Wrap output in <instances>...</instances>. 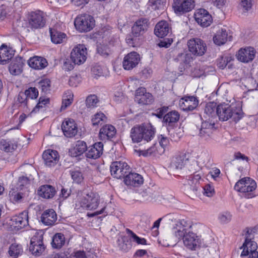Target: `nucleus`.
Masks as SVG:
<instances>
[{"mask_svg": "<svg viewBox=\"0 0 258 258\" xmlns=\"http://www.w3.org/2000/svg\"><path fill=\"white\" fill-rule=\"evenodd\" d=\"M214 123L207 121L203 122L200 131V136L203 138L210 137L214 130Z\"/></svg>", "mask_w": 258, "mask_h": 258, "instance_id": "obj_36", "label": "nucleus"}, {"mask_svg": "<svg viewBox=\"0 0 258 258\" xmlns=\"http://www.w3.org/2000/svg\"><path fill=\"white\" fill-rule=\"evenodd\" d=\"M171 31V27L166 21H159L155 26L154 34L158 37H163Z\"/></svg>", "mask_w": 258, "mask_h": 258, "instance_id": "obj_26", "label": "nucleus"}, {"mask_svg": "<svg viewBox=\"0 0 258 258\" xmlns=\"http://www.w3.org/2000/svg\"><path fill=\"white\" fill-rule=\"evenodd\" d=\"M231 60L230 56H222L218 59L217 66L219 68L224 69Z\"/></svg>", "mask_w": 258, "mask_h": 258, "instance_id": "obj_55", "label": "nucleus"}, {"mask_svg": "<svg viewBox=\"0 0 258 258\" xmlns=\"http://www.w3.org/2000/svg\"><path fill=\"white\" fill-rule=\"evenodd\" d=\"M198 100L193 96H185L180 99L179 102V107L183 111L193 110L198 106Z\"/></svg>", "mask_w": 258, "mask_h": 258, "instance_id": "obj_19", "label": "nucleus"}, {"mask_svg": "<svg viewBox=\"0 0 258 258\" xmlns=\"http://www.w3.org/2000/svg\"><path fill=\"white\" fill-rule=\"evenodd\" d=\"M87 49L84 45L79 44L75 47L71 53V58L75 64H81L86 60Z\"/></svg>", "mask_w": 258, "mask_h": 258, "instance_id": "obj_13", "label": "nucleus"}, {"mask_svg": "<svg viewBox=\"0 0 258 258\" xmlns=\"http://www.w3.org/2000/svg\"><path fill=\"white\" fill-rule=\"evenodd\" d=\"M192 225L189 221L184 219L177 221L172 228V234L178 240L183 239L186 233L190 230Z\"/></svg>", "mask_w": 258, "mask_h": 258, "instance_id": "obj_5", "label": "nucleus"}, {"mask_svg": "<svg viewBox=\"0 0 258 258\" xmlns=\"http://www.w3.org/2000/svg\"><path fill=\"white\" fill-rule=\"evenodd\" d=\"M74 24L77 29L81 32H88L95 26V20L90 15L84 14L77 17Z\"/></svg>", "mask_w": 258, "mask_h": 258, "instance_id": "obj_4", "label": "nucleus"}, {"mask_svg": "<svg viewBox=\"0 0 258 258\" xmlns=\"http://www.w3.org/2000/svg\"><path fill=\"white\" fill-rule=\"evenodd\" d=\"M111 175L117 179L124 178L125 175L130 173L131 168L125 162L115 161L111 163L110 166Z\"/></svg>", "mask_w": 258, "mask_h": 258, "instance_id": "obj_6", "label": "nucleus"}, {"mask_svg": "<svg viewBox=\"0 0 258 258\" xmlns=\"http://www.w3.org/2000/svg\"><path fill=\"white\" fill-rule=\"evenodd\" d=\"M17 102L20 104V106L22 107H26L27 108L30 107V102L28 101V97L24 92H21L19 93L17 98Z\"/></svg>", "mask_w": 258, "mask_h": 258, "instance_id": "obj_48", "label": "nucleus"}, {"mask_svg": "<svg viewBox=\"0 0 258 258\" xmlns=\"http://www.w3.org/2000/svg\"><path fill=\"white\" fill-rule=\"evenodd\" d=\"M74 95L71 91H68L63 96L60 110H64L69 106L73 101Z\"/></svg>", "mask_w": 258, "mask_h": 258, "instance_id": "obj_45", "label": "nucleus"}, {"mask_svg": "<svg viewBox=\"0 0 258 258\" xmlns=\"http://www.w3.org/2000/svg\"><path fill=\"white\" fill-rule=\"evenodd\" d=\"M201 179V175L200 174H194L189 176L187 183L184 184V190L189 197H194L195 196H197L199 193L198 191Z\"/></svg>", "mask_w": 258, "mask_h": 258, "instance_id": "obj_9", "label": "nucleus"}, {"mask_svg": "<svg viewBox=\"0 0 258 258\" xmlns=\"http://www.w3.org/2000/svg\"><path fill=\"white\" fill-rule=\"evenodd\" d=\"M29 24L32 28L38 29L44 26L45 19L41 11L32 12L29 20Z\"/></svg>", "mask_w": 258, "mask_h": 258, "instance_id": "obj_21", "label": "nucleus"}, {"mask_svg": "<svg viewBox=\"0 0 258 258\" xmlns=\"http://www.w3.org/2000/svg\"><path fill=\"white\" fill-rule=\"evenodd\" d=\"M257 247V243L255 241L248 242L245 246L244 243H243L242 246L240 247L241 249H243L241 256H245L248 255L250 252L256 250Z\"/></svg>", "mask_w": 258, "mask_h": 258, "instance_id": "obj_43", "label": "nucleus"}, {"mask_svg": "<svg viewBox=\"0 0 258 258\" xmlns=\"http://www.w3.org/2000/svg\"><path fill=\"white\" fill-rule=\"evenodd\" d=\"M97 50L98 53L104 57H107L111 53L109 48L105 45H98Z\"/></svg>", "mask_w": 258, "mask_h": 258, "instance_id": "obj_53", "label": "nucleus"}, {"mask_svg": "<svg viewBox=\"0 0 258 258\" xmlns=\"http://www.w3.org/2000/svg\"><path fill=\"white\" fill-rule=\"evenodd\" d=\"M143 177L138 173L131 172L128 173L124 178V182L126 185L138 186L143 183Z\"/></svg>", "mask_w": 258, "mask_h": 258, "instance_id": "obj_24", "label": "nucleus"}, {"mask_svg": "<svg viewBox=\"0 0 258 258\" xmlns=\"http://www.w3.org/2000/svg\"><path fill=\"white\" fill-rule=\"evenodd\" d=\"M71 175L74 181L77 183H81L83 180V175L82 173L79 170L71 171Z\"/></svg>", "mask_w": 258, "mask_h": 258, "instance_id": "obj_60", "label": "nucleus"}, {"mask_svg": "<svg viewBox=\"0 0 258 258\" xmlns=\"http://www.w3.org/2000/svg\"><path fill=\"white\" fill-rule=\"evenodd\" d=\"M196 22L201 26L207 27L211 25L213 19L209 12L204 9L197 10L194 14Z\"/></svg>", "mask_w": 258, "mask_h": 258, "instance_id": "obj_14", "label": "nucleus"}, {"mask_svg": "<svg viewBox=\"0 0 258 258\" xmlns=\"http://www.w3.org/2000/svg\"><path fill=\"white\" fill-rule=\"evenodd\" d=\"M115 127L110 124H106L101 128L99 132V136L101 140H105L112 138L115 135Z\"/></svg>", "mask_w": 258, "mask_h": 258, "instance_id": "obj_30", "label": "nucleus"}, {"mask_svg": "<svg viewBox=\"0 0 258 258\" xmlns=\"http://www.w3.org/2000/svg\"><path fill=\"white\" fill-rule=\"evenodd\" d=\"M217 114L220 120L224 121L231 119L237 122L243 116V112L240 103L220 104L216 108Z\"/></svg>", "mask_w": 258, "mask_h": 258, "instance_id": "obj_1", "label": "nucleus"}, {"mask_svg": "<svg viewBox=\"0 0 258 258\" xmlns=\"http://www.w3.org/2000/svg\"><path fill=\"white\" fill-rule=\"evenodd\" d=\"M10 200L13 203H20L23 199V194L15 190H12L9 193Z\"/></svg>", "mask_w": 258, "mask_h": 258, "instance_id": "obj_54", "label": "nucleus"}, {"mask_svg": "<svg viewBox=\"0 0 258 258\" xmlns=\"http://www.w3.org/2000/svg\"><path fill=\"white\" fill-rule=\"evenodd\" d=\"M179 117V113L177 111L173 110L164 116L163 121L166 125L172 126L178 121Z\"/></svg>", "mask_w": 258, "mask_h": 258, "instance_id": "obj_35", "label": "nucleus"}, {"mask_svg": "<svg viewBox=\"0 0 258 258\" xmlns=\"http://www.w3.org/2000/svg\"><path fill=\"white\" fill-rule=\"evenodd\" d=\"M17 148V144L14 141L2 140L0 141V149L6 152H12Z\"/></svg>", "mask_w": 258, "mask_h": 258, "instance_id": "obj_40", "label": "nucleus"}, {"mask_svg": "<svg viewBox=\"0 0 258 258\" xmlns=\"http://www.w3.org/2000/svg\"><path fill=\"white\" fill-rule=\"evenodd\" d=\"M57 220V215L52 209L45 211L41 216V222L45 225L52 226Z\"/></svg>", "mask_w": 258, "mask_h": 258, "instance_id": "obj_27", "label": "nucleus"}, {"mask_svg": "<svg viewBox=\"0 0 258 258\" xmlns=\"http://www.w3.org/2000/svg\"><path fill=\"white\" fill-rule=\"evenodd\" d=\"M189 51L195 55L202 56L207 49L206 43L200 38H192L187 42Z\"/></svg>", "mask_w": 258, "mask_h": 258, "instance_id": "obj_10", "label": "nucleus"}, {"mask_svg": "<svg viewBox=\"0 0 258 258\" xmlns=\"http://www.w3.org/2000/svg\"><path fill=\"white\" fill-rule=\"evenodd\" d=\"M9 224L14 230H18L28 225V213L24 211L18 215L12 217Z\"/></svg>", "mask_w": 258, "mask_h": 258, "instance_id": "obj_11", "label": "nucleus"}, {"mask_svg": "<svg viewBox=\"0 0 258 258\" xmlns=\"http://www.w3.org/2000/svg\"><path fill=\"white\" fill-rule=\"evenodd\" d=\"M137 152L140 156H143L147 157L153 155H155L157 152V149L155 145H154L147 150H139Z\"/></svg>", "mask_w": 258, "mask_h": 258, "instance_id": "obj_49", "label": "nucleus"}, {"mask_svg": "<svg viewBox=\"0 0 258 258\" xmlns=\"http://www.w3.org/2000/svg\"><path fill=\"white\" fill-rule=\"evenodd\" d=\"M254 231L252 229L248 228L247 230L246 233L245 234V239L244 241V246L246 245V243L248 242L253 241L252 239L254 238Z\"/></svg>", "mask_w": 258, "mask_h": 258, "instance_id": "obj_64", "label": "nucleus"}, {"mask_svg": "<svg viewBox=\"0 0 258 258\" xmlns=\"http://www.w3.org/2000/svg\"><path fill=\"white\" fill-rule=\"evenodd\" d=\"M232 215L229 212H224L221 213L218 217V218L222 223H227L230 222L231 220Z\"/></svg>", "mask_w": 258, "mask_h": 258, "instance_id": "obj_62", "label": "nucleus"}, {"mask_svg": "<svg viewBox=\"0 0 258 258\" xmlns=\"http://www.w3.org/2000/svg\"><path fill=\"white\" fill-rule=\"evenodd\" d=\"M106 119L107 117L103 113L98 112L92 116L91 121L93 125L95 126L105 122Z\"/></svg>", "mask_w": 258, "mask_h": 258, "instance_id": "obj_44", "label": "nucleus"}, {"mask_svg": "<svg viewBox=\"0 0 258 258\" xmlns=\"http://www.w3.org/2000/svg\"><path fill=\"white\" fill-rule=\"evenodd\" d=\"M166 1V0H149V6L152 10H164Z\"/></svg>", "mask_w": 258, "mask_h": 258, "instance_id": "obj_46", "label": "nucleus"}, {"mask_svg": "<svg viewBox=\"0 0 258 258\" xmlns=\"http://www.w3.org/2000/svg\"><path fill=\"white\" fill-rule=\"evenodd\" d=\"M184 169L186 173L190 174L189 176L194 174H201L199 172L201 168L199 166L198 162L194 159L189 160L188 159V162L185 165Z\"/></svg>", "mask_w": 258, "mask_h": 258, "instance_id": "obj_34", "label": "nucleus"}, {"mask_svg": "<svg viewBox=\"0 0 258 258\" xmlns=\"http://www.w3.org/2000/svg\"><path fill=\"white\" fill-rule=\"evenodd\" d=\"M13 56V53L9 49L7 46L3 44L0 47V63L5 64L10 60Z\"/></svg>", "mask_w": 258, "mask_h": 258, "instance_id": "obj_37", "label": "nucleus"}, {"mask_svg": "<svg viewBox=\"0 0 258 258\" xmlns=\"http://www.w3.org/2000/svg\"><path fill=\"white\" fill-rule=\"evenodd\" d=\"M29 66L35 70H41L46 67L47 62L45 58L40 56H34L28 60Z\"/></svg>", "mask_w": 258, "mask_h": 258, "instance_id": "obj_31", "label": "nucleus"}, {"mask_svg": "<svg viewBox=\"0 0 258 258\" xmlns=\"http://www.w3.org/2000/svg\"><path fill=\"white\" fill-rule=\"evenodd\" d=\"M195 7L194 0H173L172 9L177 15H182L191 11Z\"/></svg>", "mask_w": 258, "mask_h": 258, "instance_id": "obj_7", "label": "nucleus"}, {"mask_svg": "<svg viewBox=\"0 0 258 258\" xmlns=\"http://www.w3.org/2000/svg\"><path fill=\"white\" fill-rule=\"evenodd\" d=\"M24 64V60L21 57H16L10 64L9 70L10 73L13 75L20 74L22 72Z\"/></svg>", "mask_w": 258, "mask_h": 258, "instance_id": "obj_28", "label": "nucleus"}, {"mask_svg": "<svg viewBox=\"0 0 258 258\" xmlns=\"http://www.w3.org/2000/svg\"><path fill=\"white\" fill-rule=\"evenodd\" d=\"M188 162V158L184 155H180L174 157L171 163V166L176 169H182L185 168Z\"/></svg>", "mask_w": 258, "mask_h": 258, "instance_id": "obj_33", "label": "nucleus"}, {"mask_svg": "<svg viewBox=\"0 0 258 258\" xmlns=\"http://www.w3.org/2000/svg\"><path fill=\"white\" fill-rule=\"evenodd\" d=\"M204 195L208 197H212L215 194L214 186L210 184H206L203 187Z\"/></svg>", "mask_w": 258, "mask_h": 258, "instance_id": "obj_61", "label": "nucleus"}, {"mask_svg": "<svg viewBox=\"0 0 258 258\" xmlns=\"http://www.w3.org/2000/svg\"><path fill=\"white\" fill-rule=\"evenodd\" d=\"M45 164L47 166H53L58 162L59 156L55 150L48 149L45 150L42 155Z\"/></svg>", "mask_w": 258, "mask_h": 258, "instance_id": "obj_23", "label": "nucleus"}, {"mask_svg": "<svg viewBox=\"0 0 258 258\" xmlns=\"http://www.w3.org/2000/svg\"><path fill=\"white\" fill-rule=\"evenodd\" d=\"M148 26V20L146 18H141L137 21L132 27V33L135 37L143 34L147 30Z\"/></svg>", "mask_w": 258, "mask_h": 258, "instance_id": "obj_25", "label": "nucleus"}, {"mask_svg": "<svg viewBox=\"0 0 258 258\" xmlns=\"http://www.w3.org/2000/svg\"><path fill=\"white\" fill-rule=\"evenodd\" d=\"M103 151V144L102 142H97L87 149L86 156L87 158L96 159L100 157Z\"/></svg>", "mask_w": 258, "mask_h": 258, "instance_id": "obj_22", "label": "nucleus"}, {"mask_svg": "<svg viewBox=\"0 0 258 258\" xmlns=\"http://www.w3.org/2000/svg\"><path fill=\"white\" fill-rule=\"evenodd\" d=\"M126 231L127 233L130 236L131 238H132V240L134 242H136L138 244H146L147 241L145 238L139 237L129 229H126Z\"/></svg>", "mask_w": 258, "mask_h": 258, "instance_id": "obj_51", "label": "nucleus"}, {"mask_svg": "<svg viewBox=\"0 0 258 258\" xmlns=\"http://www.w3.org/2000/svg\"><path fill=\"white\" fill-rule=\"evenodd\" d=\"M98 99L95 95H90L88 96L86 100V105L88 107H93L96 105L98 102Z\"/></svg>", "mask_w": 258, "mask_h": 258, "instance_id": "obj_57", "label": "nucleus"}, {"mask_svg": "<svg viewBox=\"0 0 258 258\" xmlns=\"http://www.w3.org/2000/svg\"><path fill=\"white\" fill-rule=\"evenodd\" d=\"M51 41L55 44H59L63 42L66 37V34L59 32L55 29H50Z\"/></svg>", "mask_w": 258, "mask_h": 258, "instance_id": "obj_41", "label": "nucleus"}, {"mask_svg": "<svg viewBox=\"0 0 258 258\" xmlns=\"http://www.w3.org/2000/svg\"><path fill=\"white\" fill-rule=\"evenodd\" d=\"M256 183L250 177H244L238 180L234 187L235 190L243 194L247 199L252 198L256 196Z\"/></svg>", "mask_w": 258, "mask_h": 258, "instance_id": "obj_3", "label": "nucleus"}, {"mask_svg": "<svg viewBox=\"0 0 258 258\" xmlns=\"http://www.w3.org/2000/svg\"><path fill=\"white\" fill-rule=\"evenodd\" d=\"M255 53V49L249 46L240 48L236 55L238 60L242 62L248 63L253 60Z\"/></svg>", "mask_w": 258, "mask_h": 258, "instance_id": "obj_17", "label": "nucleus"}, {"mask_svg": "<svg viewBox=\"0 0 258 258\" xmlns=\"http://www.w3.org/2000/svg\"><path fill=\"white\" fill-rule=\"evenodd\" d=\"M54 258H87V256L84 251L77 250L71 254L68 251H66L63 256L54 257Z\"/></svg>", "mask_w": 258, "mask_h": 258, "instance_id": "obj_47", "label": "nucleus"}, {"mask_svg": "<svg viewBox=\"0 0 258 258\" xmlns=\"http://www.w3.org/2000/svg\"><path fill=\"white\" fill-rule=\"evenodd\" d=\"M228 39V34L226 30L223 29L219 30L213 38L214 43L221 45L226 43Z\"/></svg>", "mask_w": 258, "mask_h": 258, "instance_id": "obj_39", "label": "nucleus"}, {"mask_svg": "<svg viewBox=\"0 0 258 258\" xmlns=\"http://www.w3.org/2000/svg\"><path fill=\"white\" fill-rule=\"evenodd\" d=\"M56 190L55 188L50 185H43L39 187L38 190V194L41 197L44 199L52 198L55 195Z\"/></svg>", "mask_w": 258, "mask_h": 258, "instance_id": "obj_29", "label": "nucleus"}, {"mask_svg": "<svg viewBox=\"0 0 258 258\" xmlns=\"http://www.w3.org/2000/svg\"><path fill=\"white\" fill-rule=\"evenodd\" d=\"M23 248L21 245L16 243L12 244L8 251L10 256L13 258H17L23 253Z\"/></svg>", "mask_w": 258, "mask_h": 258, "instance_id": "obj_42", "label": "nucleus"}, {"mask_svg": "<svg viewBox=\"0 0 258 258\" xmlns=\"http://www.w3.org/2000/svg\"><path fill=\"white\" fill-rule=\"evenodd\" d=\"M86 143L82 141H77L76 146L69 150V154L73 157H77L83 154L84 152H87Z\"/></svg>", "mask_w": 258, "mask_h": 258, "instance_id": "obj_32", "label": "nucleus"}, {"mask_svg": "<svg viewBox=\"0 0 258 258\" xmlns=\"http://www.w3.org/2000/svg\"><path fill=\"white\" fill-rule=\"evenodd\" d=\"M216 108V104L213 102H210L206 104L204 109V112L208 116L212 115L214 113Z\"/></svg>", "mask_w": 258, "mask_h": 258, "instance_id": "obj_59", "label": "nucleus"}, {"mask_svg": "<svg viewBox=\"0 0 258 258\" xmlns=\"http://www.w3.org/2000/svg\"><path fill=\"white\" fill-rule=\"evenodd\" d=\"M61 128L64 135L68 138H72L78 133L77 125L73 119L69 118L64 120Z\"/></svg>", "mask_w": 258, "mask_h": 258, "instance_id": "obj_20", "label": "nucleus"}, {"mask_svg": "<svg viewBox=\"0 0 258 258\" xmlns=\"http://www.w3.org/2000/svg\"><path fill=\"white\" fill-rule=\"evenodd\" d=\"M182 240L185 246L189 249L196 250L201 246V240L196 233L190 230L186 233Z\"/></svg>", "mask_w": 258, "mask_h": 258, "instance_id": "obj_16", "label": "nucleus"}, {"mask_svg": "<svg viewBox=\"0 0 258 258\" xmlns=\"http://www.w3.org/2000/svg\"><path fill=\"white\" fill-rule=\"evenodd\" d=\"M135 101L140 104L148 105L152 104L154 101L152 95L147 92L144 87H140L136 91Z\"/></svg>", "mask_w": 258, "mask_h": 258, "instance_id": "obj_15", "label": "nucleus"}, {"mask_svg": "<svg viewBox=\"0 0 258 258\" xmlns=\"http://www.w3.org/2000/svg\"><path fill=\"white\" fill-rule=\"evenodd\" d=\"M155 128L151 124L137 125L130 131V137L134 143L149 142L154 137Z\"/></svg>", "mask_w": 258, "mask_h": 258, "instance_id": "obj_2", "label": "nucleus"}, {"mask_svg": "<svg viewBox=\"0 0 258 258\" xmlns=\"http://www.w3.org/2000/svg\"><path fill=\"white\" fill-rule=\"evenodd\" d=\"M140 60V55L135 51H132L124 56L123 67L126 70H132L137 66Z\"/></svg>", "mask_w": 258, "mask_h": 258, "instance_id": "obj_18", "label": "nucleus"}, {"mask_svg": "<svg viewBox=\"0 0 258 258\" xmlns=\"http://www.w3.org/2000/svg\"><path fill=\"white\" fill-rule=\"evenodd\" d=\"M81 81L80 77L78 75L70 77L69 80V84L70 86L76 87Z\"/></svg>", "mask_w": 258, "mask_h": 258, "instance_id": "obj_63", "label": "nucleus"}, {"mask_svg": "<svg viewBox=\"0 0 258 258\" xmlns=\"http://www.w3.org/2000/svg\"><path fill=\"white\" fill-rule=\"evenodd\" d=\"M252 6V0H241L239 4L240 9L243 12H248L251 9Z\"/></svg>", "mask_w": 258, "mask_h": 258, "instance_id": "obj_56", "label": "nucleus"}, {"mask_svg": "<svg viewBox=\"0 0 258 258\" xmlns=\"http://www.w3.org/2000/svg\"><path fill=\"white\" fill-rule=\"evenodd\" d=\"M45 249L43 243V236L41 233H36L31 239L29 250L35 256L40 255Z\"/></svg>", "mask_w": 258, "mask_h": 258, "instance_id": "obj_8", "label": "nucleus"}, {"mask_svg": "<svg viewBox=\"0 0 258 258\" xmlns=\"http://www.w3.org/2000/svg\"><path fill=\"white\" fill-rule=\"evenodd\" d=\"M38 86L42 92L47 93L50 90V81L48 79L41 80L39 82Z\"/></svg>", "mask_w": 258, "mask_h": 258, "instance_id": "obj_50", "label": "nucleus"}, {"mask_svg": "<svg viewBox=\"0 0 258 258\" xmlns=\"http://www.w3.org/2000/svg\"><path fill=\"white\" fill-rule=\"evenodd\" d=\"M49 102V99H43L41 97H40L39 99L38 103L37 104L35 107L33 108L32 110L30 112V115H31V114H33V113H36L37 111H38L39 109L40 108L43 107V105H45Z\"/></svg>", "mask_w": 258, "mask_h": 258, "instance_id": "obj_58", "label": "nucleus"}, {"mask_svg": "<svg viewBox=\"0 0 258 258\" xmlns=\"http://www.w3.org/2000/svg\"><path fill=\"white\" fill-rule=\"evenodd\" d=\"M25 93L28 97V101H33L38 96V91L35 88H30L25 91Z\"/></svg>", "mask_w": 258, "mask_h": 258, "instance_id": "obj_52", "label": "nucleus"}, {"mask_svg": "<svg viewBox=\"0 0 258 258\" xmlns=\"http://www.w3.org/2000/svg\"><path fill=\"white\" fill-rule=\"evenodd\" d=\"M65 243V237L63 234L57 233L52 237L51 242L53 248L60 249Z\"/></svg>", "mask_w": 258, "mask_h": 258, "instance_id": "obj_38", "label": "nucleus"}, {"mask_svg": "<svg viewBox=\"0 0 258 258\" xmlns=\"http://www.w3.org/2000/svg\"><path fill=\"white\" fill-rule=\"evenodd\" d=\"M81 204L82 207L88 210H95L99 204V196L97 194L90 192L83 197Z\"/></svg>", "mask_w": 258, "mask_h": 258, "instance_id": "obj_12", "label": "nucleus"}]
</instances>
